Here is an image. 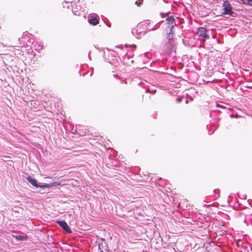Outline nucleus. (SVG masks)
Returning <instances> with one entry per match:
<instances>
[{
	"mask_svg": "<svg viewBox=\"0 0 252 252\" xmlns=\"http://www.w3.org/2000/svg\"><path fill=\"white\" fill-rule=\"evenodd\" d=\"M197 34L200 38L203 39L204 40L205 39H209L210 38L209 35L207 33L206 29L203 27L198 28Z\"/></svg>",
	"mask_w": 252,
	"mask_h": 252,
	"instance_id": "1",
	"label": "nucleus"
},
{
	"mask_svg": "<svg viewBox=\"0 0 252 252\" xmlns=\"http://www.w3.org/2000/svg\"><path fill=\"white\" fill-rule=\"evenodd\" d=\"M27 180L29 183H30L33 186L40 188H50V185L48 184H45L43 185H39L37 184V181L35 179L32 178L30 176H28L27 178Z\"/></svg>",
	"mask_w": 252,
	"mask_h": 252,
	"instance_id": "2",
	"label": "nucleus"
},
{
	"mask_svg": "<svg viewBox=\"0 0 252 252\" xmlns=\"http://www.w3.org/2000/svg\"><path fill=\"white\" fill-rule=\"evenodd\" d=\"M223 7L224 11L223 12V14H228L229 15H232L233 14V12L232 11V7L231 6V4L227 1H224L223 3Z\"/></svg>",
	"mask_w": 252,
	"mask_h": 252,
	"instance_id": "3",
	"label": "nucleus"
},
{
	"mask_svg": "<svg viewBox=\"0 0 252 252\" xmlns=\"http://www.w3.org/2000/svg\"><path fill=\"white\" fill-rule=\"evenodd\" d=\"M57 223L66 232L69 233L71 232L69 227L65 221L60 220L57 221Z\"/></svg>",
	"mask_w": 252,
	"mask_h": 252,
	"instance_id": "4",
	"label": "nucleus"
},
{
	"mask_svg": "<svg viewBox=\"0 0 252 252\" xmlns=\"http://www.w3.org/2000/svg\"><path fill=\"white\" fill-rule=\"evenodd\" d=\"M166 21H167V22L168 24H169V25H170V24H173V25H172L171 28H169L170 29L172 28L174 26L176 25V23H174L175 19H174V17L172 16L168 17L166 19Z\"/></svg>",
	"mask_w": 252,
	"mask_h": 252,
	"instance_id": "5",
	"label": "nucleus"
},
{
	"mask_svg": "<svg viewBox=\"0 0 252 252\" xmlns=\"http://www.w3.org/2000/svg\"><path fill=\"white\" fill-rule=\"evenodd\" d=\"M14 237L16 238V239H17V240H22V241L26 240L28 238V237L27 235H24L23 236L17 235Z\"/></svg>",
	"mask_w": 252,
	"mask_h": 252,
	"instance_id": "6",
	"label": "nucleus"
},
{
	"mask_svg": "<svg viewBox=\"0 0 252 252\" xmlns=\"http://www.w3.org/2000/svg\"><path fill=\"white\" fill-rule=\"evenodd\" d=\"M89 22L91 25H93L94 26L96 25L97 24H98V20L96 18H95L89 19Z\"/></svg>",
	"mask_w": 252,
	"mask_h": 252,
	"instance_id": "7",
	"label": "nucleus"
},
{
	"mask_svg": "<svg viewBox=\"0 0 252 252\" xmlns=\"http://www.w3.org/2000/svg\"><path fill=\"white\" fill-rule=\"evenodd\" d=\"M252 216H249L248 217H246L244 219V222L246 223L247 225H248L249 224V222H250L252 224Z\"/></svg>",
	"mask_w": 252,
	"mask_h": 252,
	"instance_id": "8",
	"label": "nucleus"
},
{
	"mask_svg": "<svg viewBox=\"0 0 252 252\" xmlns=\"http://www.w3.org/2000/svg\"><path fill=\"white\" fill-rule=\"evenodd\" d=\"M34 47H35V50H40L42 49L43 45L36 42L34 44Z\"/></svg>",
	"mask_w": 252,
	"mask_h": 252,
	"instance_id": "9",
	"label": "nucleus"
},
{
	"mask_svg": "<svg viewBox=\"0 0 252 252\" xmlns=\"http://www.w3.org/2000/svg\"><path fill=\"white\" fill-rule=\"evenodd\" d=\"M245 4L249 5L252 6V0H241Z\"/></svg>",
	"mask_w": 252,
	"mask_h": 252,
	"instance_id": "10",
	"label": "nucleus"
},
{
	"mask_svg": "<svg viewBox=\"0 0 252 252\" xmlns=\"http://www.w3.org/2000/svg\"><path fill=\"white\" fill-rule=\"evenodd\" d=\"M50 185V187H51L52 186H60L61 185V183H59V182H54L51 184H49Z\"/></svg>",
	"mask_w": 252,
	"mask_h": 252,
	"instance_id": "11",
	"label": "nucleus"
},
{
	"mask_svg": "<svg viewBox=\"0 0 252 252\" xmlns=\"http://www.w3.org/2000/svg\"><path fill=\"white\" fill-rule=\"evenodd\" d=\"M167 38L169 39V40H171L173 38V34L171 33V31L168 34Z\"/></svg>",
	"mask_w": 252,
	"mask_h": 252,
	"instance_id": "12",
	"label": "nucleus"
},
{
	"mask_svg": "<svg viewBox=\"0 0 252 252\" xmlns=\"http://www.w3.org/2000/svg\"><path fill=\"white\" fill-rule=\"evenodd\" d=\"M174 49V46L173 45L171 46V50L170 51H167V53L168 54H170L171 53V52L172 50H173Z\"/></svg>",
	"mask_w": 252,
	"mask_h": 252,
	"instance_id": "13",
	"label": "nucleus"
},
{
	"mask_svg": "<svg viewBox=\"0 0 252 252\" xmlns=\"http://www.w3.org/2000/svg\"><path fill=\"white\" fill-rule=\"evenodd\" d=\"M72 11H73V12L75 14V15H80V13H79L78 14L76 13V11H74V10H73Z\"/></svg>",
	"mask_w": 252,
	"mask_h": 252,
	"instance_id": "14",
	"label": "nucleus"
},
{
	"mask_svg": "<svg viewBox=\"0 0 252 252\" xmlns=\"http://www.w3.org/2000/svg\"><path fill=\"white\" fill-rule=\"evenodd\" d=\"M135 31H136V30H133L132 31V33L133 34H134V32H135Z\"/></svg>",
	"mask_w": 252,
	"mask_h": 252,
	"instance_id": "15",
	"label": "nucleus"
},
{
	"mask_svg": "<svg viewBox=\"0 0 252 252\" xmlns=\"http://www.w3.org/2000/svg\"><path fill=\"white\" fill-rule=\"evenodd\" d=\"M177 100L178 101V102H180L181 101V99L180 98H178L177 99Z\"/></svg>",
	"mask_w": 252,
	"mask_h": 252,
	"instance_id": "16",
	"label": "nucleus"
},
{
	"mask_svg": "<svg viewBox=\"0 0 252 252\" xmlns=\"http://www.w3.org/2000/svg\"><path fill=\"white\" fill-rule=\"evenodd\" d=\"M135 4H137V5H139V4L138 3V1H136L135 2Z\"/></svg>",
	"mask_w": 252,
	"mask_h": 252,
	"instance_id": "17",
	"label": "nucleus"
}]
</instances>
